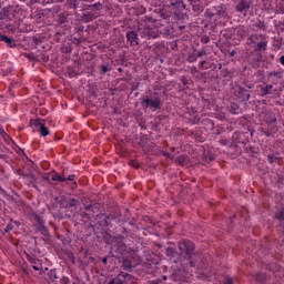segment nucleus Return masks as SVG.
Returning <instances> with one entry per match:
<instances>
[{"instance_id": "nucleus-25", "label": "nucleus", "mask_w": 284, "mask_h": 284, "mask_svg": "<svg viewBox=\"0 0 284 284\" xmlns=\"http://www.w3.org/2000/svg\"><path fill=\"white\" fill-rule=\"evenodd\" d=\"M234 77V71L227 70V69H222L221 71V78L225 79V81H230Z\"/></svg>"}, {"instance_id": "nucleus-23", "label": "nucleus", "mask_w": 284, "mask_h": 284, "mask_svg": "<svg viewBox=\"0 0 284 284\" xmlns=\"http://www.w3.org/2000/svg\"><path fill=\"white\" fill-rule=\"evenodd\" d=\"M160 264H161L160 257H149V258H146V261L144 262V267H150V268H152V265H160Z\"/></svg>"}, {"instance_id": "nucleus-29", "label": "nucleus", "mask_w": 284, "mask_h": 284, "mask_svg": "<svg viewBox=\"0 0 284 284\" xmlns=\"http://www.w3.org/2000/svg\"><path fill=\"white\" fill-rule=\"evenodd\" d=\"M227 111H229L231 114H241V106H239L237 103H231V104L227 106Z\"/></svg>"}, {"instance_id": "nucleus-63", "label": "nucleus", "mask_w": 284, "mask_h": 284, "mask_svg": "<svg viewBox=\"0 0 284 284\" xmlns=\"http://www.w3.org/2000/svg\"><path fill=\"white\" fill-rule=\"evenodd\" d=\"M24 57L29 59V61H34V55L30 53H26Z\"/></svg>"}, {"instance_id": "nucleus-33", "label": "nucleus", "mask_w": 284, "mask_h": 284, "mask_svg": "<svg viewBox=\"0 0 284 284\" xmlns=\"http://www.w3.org/2000/svg\"><path fill=\"white\" fill-rule=\"evenodd\" d=\"M79 200L74 199V197H67V204L65 207H77V205H79Z\"/></svg>"}, {"instance_id": "nucleus-10", "label": "nucleus", "mask_w": 284, "mask_h": 284, "mask_svg": "<svg viewBox=\"0 0 284 284\" xmlns=\"http://www.w3.org/2000/svg\"><path fill=\"white\" fill-rule=\"evenodd\" d=\"M70 14L68 12H62L58 16V23L59 28H62V30H70V20L68 19Z\"/></svg>"}, {"instance_id": "nucleus-50", "label": "nucleus", "mask_w": 284, "mask_h": 284, "mask_svg": "<svg viewBox=\"0 0 284 284\" xmlns=\"http://www.w3.org/2000/svg\"><path fill=\"white\" fill-rule=\"evenodd\" d=\"M87 256H88V251L84 253V260H82L81 263H80V268L83 270V271L85 270V267L89 266L88 262H85Z\"/></svg>"}, {"instance_id": "nucleus-55", "label": "nucleus", "mask_w": 284, "mask_h": 284, "mask_svg": "<svg viewBox=\"0 0 284 284\" xmlns=\"http://www.w3.org/2000/svg\"><path fill=\"white\" fill-rule=\"evenodd\" d=\"M12 227H14L11 223H9L4 230H3V234H8V232H12Z\"/></svg>"}, {"instance_id": "nucleus-16", "label": "nucleus", "mask_w": 284, "mask_h": 284, "mask_svg": "<svg viewBox=\"0 0 284 284\" xmlns=\"http://www.w3.org/2000/svg\"><path fill=\"white\" fill-rule=\"evenodd\" d=\"M97 232H102V239L106 245H112L116 239V235H111L110 231L108 229L103 230H97Z\"/></svg>"}, {"instance_id": "nucleus-24", "label": "nucleus", "mask_w": 284, "mask_h": 284, "mask_svg": "<svg viewBox=\"0 0 284 284\" xmlns=\"http://www.w3.org/2000/svg\"><path fill=\"white\" fill-rule=\"evenodd\" d=\"M274 89V85L268 84V85H261L260 87V94L261 97H267V94H273L272 90Z\"/></svg>"}, {"instance_id": "nucleus-57", "label": "nucleus", "mask_w": 284, "mask_h": 284, "mask_svg": "<svg viewBox=\"0 0 284 284\" xmlns=\"http://www.w3.org/2000/svg\"><path fill=\"white\" fill-rule=\"evenodd\" d=\"M224 284H234V280L230 276L224 277Z\"/></svg>"}, {"instance_id": "nucleus-44", "label": "nucleus", "mask_w": 284, "mask_h": 284, "mask_svg": "<svg viewBox=\"0 0 284 284\" xmlns=\"http://www.w3.org/2000/svg\"><path fill=\"white\" fill-rule=\"evenodd\" d=\"M236 34L240 37V39H245V34H247V31H245L243 28H237Z\"/></svg>"}, {"instance_id": "nucleus-21", "label": "nucleus", "mask_w": 284, "mask_h": 284, "mask_svg": "<svg viewBox=\"0 0 284 284\" xmlns=\"http://www.w3.org/2000/svg\"><path fill=\"white\" fill-rule=\"evenodd\" d=\"M20 176H23V179H29L30 185H33L34 187V183H37V175H33L31 170L22 171Z\"/></svg>"}, {"instance_id": "nucleus-52", "label": "nucleus", "mask_w": 284, "mask_h": 284, "mask_svg": "<svg viewBox=\"0 0 284 284\" xmlns=\"http://www.w3.org/2000/svg\"><path fill=\"white\" fill-rule=\"evenodd\" d=\"M60 283L61 284H77V282H72L70 281V278L63 276L61 280H60Z\"/></svg>"}, {"instance_id": "nucleus-26", "label": "nucleus", "mask_w": 284, "mask_h": 284, "mask_svg": "<svg viewBox=\"0 0 284 284\" xmlns=\"http://www.w3.org/2000/svg\"><path fill=\"white\" fill-rule=\"evenodd\" d=\"M189 162L190 156H187L186 154H182L175 158V163H178L179 165H187Z\"/></svg>"}, {"instance_id": "nucleus-45", "label": "nucleus", "mask_w": 284, "mask_h": 284, "mask_svg": "<svg viewBox=\"0 0 284 284\" xmlns=\"http://www.w3.org/2000/svg\"><path fill=\"white\" fill-rule=\"evenodd\" d=\"M10 8L11 7H3L0 12H2V16H4V19H8L10 17Z\"/></svg>"}, {"instance_id": "nucleus-32", "label": "nucleus", "mask_w": 284, "mask_h": 284, "mask_svg": "<svg viewBox=\"0 0 284 284\" xmlns=\"http://www.w3.org/2000/svg\"><path fill=\"white\" fill-rule=\"evenodd\" d=\"M28 261H30V263L36 272H39V270H41V263H39V260L28 255Z\"/></svg>"}, {"instance_id": "nucleus-8", "label": "nucleus", "mask_w": 284, "mask_h": 284, "mask_svg": "<svg viewBox=\"0 0 284 284\" xmlns=\"http://www.w3.org/2000/svg\"><path fill=\"white\" fill-rule=\"evenodd\" d=\"M275 220L278 221L277 230L282 234L280 241L284 243V206L276 211Z\"/></svg>"}, {"instance_id": "nucleus-48", "label": "nucleus", "mask_w": 284, "mask_h": 284, "mask_svg": "<svg viewBox=\"0 0 284 284\" xmlns=\"http://www.w3.org/2000/svg\"><path fill=\"white\" fill-rule=\"evenodd\" d=\"M204 17L206 19H212L213 17H215L214 10L212 11L211 9H206L205 12H204Z\"/></svg>"}, {"instance_id": "nucleus-37", "label": "nucleus", "mask_w": 284, "mask_h": 284, "mask_svg": "<svg viewBox=\"0 0 284 284\" xmlns=\"http://www.w3.org/2000/svg\"><path fill=\"white\" fill-rule=\"evenodd\" d=\"M37 229L41 232L42 236H47V239H50V233L48 232V227L45 226V224H43L42 226H38Z\"/></svg>"}, {"instance_id": "nucleus-41", "label": "nucleus", "mask_w": 284, "mask_h": 284, "mask_svg": "<svg viewBox=\"0 0 284 284\" xmlns=\"http://www.w3.org/2000/svg\"><path fill=\"white\" fill-rule=\"evenodd\" d=\"M49 278H50V281H52V283H54V281L57 280V278H59V276L57 275V270L54 268V270H51L50 272H49Z\"/></svg>"}, {"instance_id": "nucleus-43", "label": "nucleus", "mask_w": 284, "mask_h": 284, "mask_svg": "<svg viewBox=\"0 0 284 284\" xmlns=\"http://www.w3.org/2000/svg\"><path fill=\"white\" fill-rule=\"evenodd\" d=\"M241 88H245V90H252V88H254V83L250 82V81H243L242 85H240Z\"/></svg>"}, {"instance_id": "nucleus-56", "label": "nucleus", "mask_w": 284, "mask_h": 284, "mask_svg": "<svg viewBox=\"0 0 284 284\" xmlns=\"http://www.w3.org/2000/svg\"><path fill=\"white\" fill-rule=\"evenodd\" d=\"M40 59L43 63H48V61H50V57L45 55V53H42L40 55Z\"/></svg>"}, {"instance_id": "nucleus-60", "label": "nucleus", "mask_w": 284, "mask_h": 284, "mask_svg": "<svg viewBox=\"0 0 284 284\" xmlns=\"http://www.w3.org/2000/svg\"><path fill=\"white\" fill-rule=\"evenodd\" d=\"M139 85H141V83H139V82H138V83L133 82V83H132V87H131V91L134 92V90H139Z\"/></svg>"}, {"instance_id": "nucleus-39", "label": "nucleus", "mask_w": 284, "mask_h": 284, "mask_svg": "<svg viewBox=\"0 0 284 284\" xmlns=\"http://www.w3.org/2000/svg\"><path fill=\"white\" fill-rule=\"evenodd\" d=\"M246 152L248 154H252V156H254V154H258V148L248 145L246 146Z\"/></svg>"}, {"instance_id": "nucleus-54", "label": "nucleus", "mask_w": 284, "mask_h": 284, "mask_svg": "<svg viewBox=\"0 0 284 284\" xmlns=\"http://www.w3.org/2000/svg\"><path fill=\"white\" fill-rule=\"evenodd\" d=\"M196 53H191V54H189V57H187V61H189V63H194V61H196Z\"/></svg>"}, {"instance_id": "nucleus-20", "label": "nucleus", "mask_w": 284, "mask_h": 284, "mask_svg": "<svg viewBox=\"0 0 284 284\" xmlns=\"http://www.w3.org/2000/svg\"><path fill=\"white\" fill-rule=\"evenodd\" d=\"M126 40L129 41L130 45H139V34L135 31H128Z\"/></svg>"}, {"instance_id": "nucleus-28", "label": "nucleus", "mask_w": 284, "mask_h": 284, "mask_svg": "<svg viewBox=\"0 0 284 284\" xmlns=\"http://www.w3.org/2000/svg\"><path fill=\"white\" fill-rule=\"evenodd\" d=\"M98 70H100V74L103 77L108 74V72H112V67L110 64L103 63L98 67Z\"/></svg>"}, {"instance_id": "nucleus-42", "label": "nucleus", "mask_w": 284, "mask_h": 284, "mask_svg": "<svg viewBox=\"0 0 284 284\" xmlns=\"http://www.w3.org/2000/svg\"><path fill=\"white\" fill-rule=\"evenodd\" d=\"M181 3H183V0H171L170 8H181Z\"/></svg>"}, {"instance_id": "nucleus-5", "label": "nucleus", "mask_w": 284, "mask_h": 284, "mask_svg": "<svg viewBox=\"0 0 284 284\" xmlns=\"http://www.w3.org/2000/svg\"><path fill=\"white\" fill-rule=\"evenodd\" d=\"M142 108L152 110V112H156V110H161V98H150V97H144L140 101Z\"/></svg>"}, {"instance_id": "nucleus-4", "label": "nucleus", "mask_w": 284, "mask_h": 284, "mask_svg": "<svg viewBox=\"0 0 284 284\" xmlns=\"http://www.w3.org/2000/svg\"><path fill=\"white\" fill-rule=\"evenodd\" d=\"M251 43L254 45V52L256 53L257 61L263 59V54L261 52H265L267 50V40H265V36L263 34H252L250 37Z\"/></svg>"}, {"instance_id": "nucleus-31", "label": "nucleus", "mask_w": 284, "mask_h": 284, "mask_svg": "<svg viewBox=\"0 0 284 284\" xmlns=\"http://www.w3.org/2000/svg\"><path fill=\"white\" fill-rule=\"evenodd\" d=\"M54 201L61 207H65V205H68V197L65 195L55 196Z\"/></svg>"}, {"instance_id": "nucleus-38", "label": "nucleus", "mask_w": 284, "mask_h": 284, "mask_svg": "<svg viewBox=\"0 0 284 284\" xmlns=\"http://www.w3.org/2000/svg\"><path fill=\"white\" fill-rule=\"evenodd\" d=\"M47 181H60V182H65V178L59 175V174H54L51 178L48 176Z\"/></svg>"}, {"instance_id": "nucleus-51", "label": "nucleus", "mask_w": 284, "mask_h": 284, "mask_svg": "<svg viewBox=\"0 0 284 284\" xmlns=\"http://www.w3.org/2000/svg\"><path fill=\"white\" fill-rule=\"evenodd\" d=\"M87 265H97V258H94V256H90L89 258L85 260Z\"/></svg>"}, {"instance_id": "nucleus-12", "label": "nucleus", "mask_w": 284, "mask_h": 284, "mask_svg": "<svg viewBox=\"0 0 284 284\" xmlns=\"http://www.w3.org/2000/svg\"><path fill=\"white\" fill-rule=\"evenodd\" d=\"M201 68L204 70H211V72H216V70H222L223 64L221 63H214V62H207V61H202L200 63Z\"/></svg>"}, {"instance_id": "nucleus-62", "label": "nucleus", "mask_w": 284, "mask_h": 284, "mask_svg": "<svg viewBox=\"0 0 284 284\" xmlns=\"http://www.w3.org/2000/svg\"><path fill=\"white\" fill-rule=\"evenodd\" d=\"M203 54H205V51L200 50V51H197V53H195V57L199 59V58L203 57Z\"/></svg>"}, {"instance_id": "nucleus-14", "label": "nucleus", "mask_w": 284, "mask_h": 284, "mask_svg": "<svg viewBox=\"0 0 284 284\" xmlns=\"http://www.w3.org/2000/svg\"><path fill=\"white\" fill-rule=\"evenodd\" d=\"M111 245H116L118 251L121 252H125V236L123 235H115V240H113V244Z\"/></svg>"}, {"instance_id": "nucleus-6", "label": "nucleus", "mask_w": 284, "mask_h": 284, "mask_svg": "<svg viewBox=\"0 0 284 284\" xmlns=\"http://www.w3.org/2000/svg\"><path fill=\"white\" fill-rule=\"evenodd\" d=\"M30 125H34L36 130L40 132V136H48L50 134V130L45 125V120L37 119L30 120Z\"/></svg>"}, {"instance_id": "nucleus-64", "label": "nucleus", "mask_w": 284, "mask_h": 284, "mask_svg": "<svg viewBox=\"0 0 284 284\" xmlns=\"http://www.w3.org/2000/svg\"><path fill=\"white\" fill-rule=\"evenodd\" d=\"M77 34H79V37H81V34H83V27H79L77 29Z\"/></svg>"}, {"instance_id": "nucleus-46", "label": "nucleus", "mask_w": 284, "mask_h": 284, "mask_svg": "<svg viewBox=\"0 0 284 284\" xmlns=\"http://www.w3.org/2000/svg\"><path fill=\"white\" fill-rule=\"evenodd\" d=\"M268 77H275V79H283V72L272 71V72L268 73Z\"/></svg>"}, {"instance_id": "nucleus-59", "label": "nucleus", "mask_w": 284, "mask_h": 284, "mask_svg": "<svg viewBox=\"0 0 284 284\" xmlns=\"http://www.w3.org/2000/svg\"><path fill=\"white\" fill-rule=\"evenodd\" d=\"M32 43H33V45H39V43H41V39L37 38V37H33L32 38Z\"/></svg>"}, {"instance_id": "nucleus-13", "label": "nucleus", "mask_w": 284, "mask_h": 284, "mask_svg": "<svg viewBox=\"0 0 284 284\" xmlns=\"http://www.w3.org/2000/svg\"><path fill=\"white\" fill-rule=\"evenodd\" d=\"M165 255L173 263H176L178 261H181V253L176 252V250H174V247H166Z\"/></svg>"}, {"instance_id": "nucleus-58", "label": "nucleus", "mask_w": 284, "mask_h": 284, "mask_svg": "<svg viewBox=\"0 0 284 284\" xmlns=\"http://www.w3.org/2000/svg\"><path fill=\"white\" fill-rule=\"evenodd\" d=\"M55 219H59V221H63V219H65V216L63 215V213L61 211H58V213L55 214Z\"/></svg>"}, {"instance_id": "nucleus-35", "label": "nucleus", "mask_w": 284, "mask_h": 284, "mask_svg": "<svg viewBox=\"0 0 284 284\" xmlns=\"http://www.w3.org/2000/svg\"><path fill=\"white\" fill-rule=\"evenodd\" d=\"M264 121L266 125H274V123H276L277 120H276V116L270 114V115H266Z\"/></svg>"}, {"instance_id": "nucleus-47", "label": "nucleus", "mask_w": 284, "mask_h": 284, "mask_svg": "<svg viewBox=\"0 0 284 284\" xmlns=\"http://www.w3.org/2000/svg\"><path fill=\"white\" fill-rule=\"evenodd\" d=\"M267 161L272 165V164L276 163V161H278V158L276 155H274V154H268L267 155Z\"/></svg>"}, {"instance_id": "nucleus-30", "label": "nucleus", "mask_w": 284, "mask_h": 284, "mask_svg": "<svg viewBox=\"0 0 284 284\" xmlns=\"http://www.w3.org/2000/svg\"><path fill=\"white\" fill-rule=\"evenodd\" d=\"M122 267L125 270V272H132L134 270V266L132 265V261L128 258L122 260Z\"/></svg>"}, {"instance_id": "nucleus-11", "label": "nucleus", "mask_w": 284, "mask_h": 284, "mask_svg": "<svg viewBox=\"0 0 284 284\" xmlns=\"http://www.w3.org/2000/svg\"><path fill=\"white\" fill-rule=\"evenodd\" d=\"M81 21H83V23H90L91 21H94V19H97L99 16L94 14L92 11H90L89 9L84 8L81 11Z\"/></svg>"}, {"instance_id": "nucleus-17", "label": "nucleus", "mask_w": 284, "mask_h": 284, "mask_svg": "<svg viewBox=\"0 0 284 284\" xmlns=\"http://www.w3.org/2000/svg\"><path fill=\"white\" fill-rule=\"evenodd\" d=\"M170 278H172L174 281V283H183V281H185V271L175 270L171 274Z\"/></svg>"}, {"instance_id": "nucleus-15", "label": "nucleus", "mask_w": 284, "mask_h": 284, "mask_svg": "<svg viewBox=\"0 0 284 284\" xmlns=\"http://www.w3.org/2000/svg\"><path fill=\"white\" fill-rule=\"evenodd\" d=\"M84 7L87 10H90V12H92L97 17H99V12H101V10H103V3H101V2H94L91 4L84 3Z\"/></svg>"}, {"instance_id": "nucleus-22", "label": "nucleus", "mask_w": 284, "mask_h": 284, "mask_svg": "<svg viewBox=\"0 0 284 284\" xmlns=\"http://www.w3.org/2000/svg\"><path fill=\"white\" fill-rule=\"evenodd\" d=\"M227 8H225V4H221L213 8V12L215 17H227Z\"/></svg>"}, {"instance_id": "nucleus-18", "label": "nucleus", "mask_w": 284, "mask_h": 284, "mask_svg": "<svg viewBox=\"0 0 284 284\" xmlns=\"http://www.w3.org/2000/svg\"><path fill=\"white\" fill-rule=\"evenodd\" d=\"M237 97L241 101H250V98L252 94L250 93V90L245 89L244 87H237Z\"/></svg>"}, {"instance_id": "nucleus-1", "label": "nucleus", "mask_w": 284, "mask_h": 284, "mask_svg": "<svg viewBox=\"0 0 284 284\" xmlns=\"http://www.w3.org/2000/svg\"><path fill=\"white\" fill-rule=\"evenodd\" d=\"M101 212V204L91 202L90 204H84L83 209L73 213V221L83 223L87 230H92V232H97L92 223L97 220V214Z\"/></svg>"}, {"instance_id": "nucleus-49", "label": "nucleus", "mask_w": 284, "mask_h": 284, "mask_svg": "<svg viewBox=\"0 0 284 284\" xmlns=\"http://www.w3.org/2000/svg\"><path fill=\"white\" fill-rule=\"evenodd\" d=\"M34 221H37L38 223V227H41L42 225H45V221H43V219H41L39 215H34Z\"/></svg>"}, {"instance_id": "nucleus-3", "label": "nucleus", "mask_w": 284, "mask_h": 284, "mask_svg": "<svg viewBox=\"0 0 284 284\" xmlns=\"http://www.w3.org/2000/svg\"><path fill=\"white\" fill-rule=\"evenodd\" d=\"M119 220V213L116 214H110L106 215L105 213H99L95 216V220L91 223V225L95 230H108L110 225H112V221H118Z\"/></svg>"}, {"instance_id": "nucleus-19", "label": "nucleus", "mask_w": 284, "mask_h": 284, "mask_svg": "<svg viewBox=\"0 0 284 284\" xmlns=\"http://www.w3.org/2000/svg\"><path fill=\"white\" fill-rule=\"evenodd\" d=\"M128 276H130V274L120 273L118 276L111 278L108 284H128V282L125 281Z\"/></svg>"}, {"instance_id": "nucleus-9", "label": "nucleus", "mask_w": 284, "mask_h": 284, "mask_svg": "<svg viewBox=\"0 0 284 284\" xmlns=\"http://www.w3.org/2000/svg\"><path fill=\"white\" fill-rule=\"evenodd\" d=\"M83 1L87 0H68L67 6L70 10H73V14H79V10L82 12L83 8H85V3H83Z\"/></svg>"}, {"instance_id": "nucleus-2", "label": "nucleus", "mask_w": 284, "mask_h": 284, "mask_svg": "<svg viewBox=\"0 0 284 284\" xmlns=\"http://www.w3.org/2000/svg\"><path fill=\"white\" fill-rule=\"evenodd\" d=\"M178 247L180 250V256H183L185 261H189L190 266L194 267L196 265V263L192 261L196 250L194 243L192 241L184 240L182 242H179Z\"/></svg>"}, {"instance_id": "nucleus-36", "label": "nucleus", "mask_w": 284, "mask_h": 284, "mask_svg": "<svg viewBox=\"0 0 284 284\" xmlns=\"http://www.w3.org/2000/svg\"><path fill=\"white\" fill-rule=\"evenodd\" d=\"M199 0H192V10L193 12H203V7L201 4H197Z\"/></svg>"}, {"instance_id": "nucleus-61", "label": "nucleus", "mask_w": 284, "mask_h": 284, "mask_svg": "<svg viewBox=\"0 0 284 284\" xmlns=\"http://www.w3.org/2000/svg\"><path fill=\"white\" fill-rule=\"evenodd\" d=\"M149 284H163V280L158 278L155 281L149 282Z\"/></svg>"}, {"instance_id": "nucleus-27", "label": "nucleus", "mask_w": 284, "mask_h": 284, "mask_svg": "<svg viewBox=\"0 0 284 284\" xmlns=\"http://www.w3.org/2000/svg\"><path fill=\"white\" fill-rule=\"evenodd\" d=\"M0 41H4L8 48H17V44L14 43V39L12 38H8L7 36L0 34Z\"/></svg>"}, {"instance_id": "nucleus-53", "label": "nucleus", "mask_w": 284, "mask_h": 284, "mask_svg": "<svg viewBox=\"0 0 284 284\" xmlns=\"http://www.w3.org/2000/svg\"><path fill=\"white\" fill-rule=\"evenodd\" d=\"M205 163H212L214 161V155L211 153H207L204 158Z\"/></svg>"}, {"instance_id": "nucleus-7", "label": "nucleus", "mask_w": 284, "mask_h": 284, "mask_svg": "<svg viewBox=\"0 0 284 284\" xmlns=\"http://www.w3.org/2000/svg\"><path fill=\"white\" fill-rule=\"evenodd\" d=\"M250 8H252V1L251 0H237L235 2L234 10L235 12H239L240 14H247L250 11Z\"/></svg>"}, {"instance_id": "nucleus-34", "label": "nucleus", "mask_w": 284, "mask_h": 284, "mask_svg": "<svg viewBox=\"0 0 284 284\" xmlns=\"http://www.w3.org/2000/svg\"><path fill=\"white\" fill-rule=\"evenodd\" d=\"M255 281L261 284H265V281H267V275L265 273H258L255 275Z\"/></svg>"}, {"instance_id": "nucleus-40", "label": "nucleus", "mask_w": 284, "mask_h": 284, "mask_svg": "<svg viewBox=\"0 0 284 284\" xmlns=\"http://www.w3.org/2000/svg\"><path fill=\"white\" fill-rule=\"evenodd\" d=\"M254 26L255 28H258V30H267V26L265 24V21L258 20Z\"/></svg>"}]
</instances>
